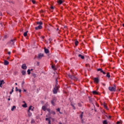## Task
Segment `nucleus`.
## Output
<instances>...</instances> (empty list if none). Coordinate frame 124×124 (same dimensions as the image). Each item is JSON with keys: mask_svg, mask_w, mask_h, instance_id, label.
Here are the masks:
<instances>
[{"mask_svg": "<svg viewBox=\"0 0 124 124\" xmlns=\"http://www.w3.org/2000/svg\"><path fill=\"white\" fill-rule=\"evenodd\" d=\"M108 89L110 92H115L116 90H117V87L114 85V87H108Z\"/></svg>", "mask_w": 124, "mask_h": 124, "instance_id": "3", "label": "nucleus"}, {"mask_svg": "<svg viewBox=\"0 0 124 124\" xmlns=\"http://www.w3.org/2000/svg\"><path fill=\"white\" fill-rule=\"evenodd\" d=\"M46 121H47L48 122V124H51V119L49 118H46Z\"/></svg>", "mask_w": 124, "mask_h": 124, "instance_id": "13", "label": "nucleus"}, {"mask_svg": "<svg viewBox=\"0 0 124 124\" xmlns=\"http://www.w3.org/2000/svg\"><path fill=\"white\" fill-rule=\"evenodd\" d=\"M57 2L59 4L61 5L62 3V0H58Z\"/></svg>", "mask_w": 124, "mask_h": 124, "instance_id": "16", "label": "nucleus"}, {"mask_svg": "<svg viewBox=\"0 0 124 124\" xmlns=\"http://www.w3.org/2000/svg\"><path fill=\"white\" fill-rule=\"evenodd\" d=\"M97 71H100L101 73L102 72V71H103V70H102V69L101 68H98L97 69Z\"/></svg>", "mask_w": 124, "mask_h": 124, "instance_id": "30", "label": "nucleus"}, {"mask_svg": "<svg viewBox=\"0 0 124 124\" xmlns=\"http://www.w3.org/2000/svg\"><path fill=\"white\" fill-rule=\"evenodd\" d=\"M17 73H18V72L17 71H15L14 72V75L16 76L17 75Z\"/></svg>", "mask_w": 124, "mask_h": 124, "instance_id": "36", "label": "nucleus"}, {"mask_svg": "<svg viewBox=\"0 0 124 124\" xmlns=\"http://www.w3.org/2000/svg\"><path fill=\"white\" fill-rule=\"evenodd\" d=\"M54 88L57 91L59 90V86H55Z\"/></svg>", "mask_w": 124, "mask_h": 124, "instance_id": "34", "label": "nucleus"}, {"mask_svg": "<svg viewBox=\"0 0 124 124\" xmlns=\"http://www.w3.org/2000/svg\"><path fill=\"white\" fill-rule=\"evenodd\" d=\"M44 50H45V53H46V54H48V53H49V49L46 48H45Z\"/></svg>", "mask_w": 124, "mask_h": 124, "instance_id": "14", "label": "nucleus"}, {"mask_svg": "<svg viewBox=\"0 0 124 124\" xmlns=\"http://www.w3.org/2000/svg\"><path fill=\"white\" fill-rule=\"evenodd\" d=\"M42 38L43 39H44V38H45V37L44 36H42Z\"/></svg>", "mask_w": 124, "mask_h": 124, "instance_id": "52", "label": "nucleus"}, {"mask_svg": "<svg viewBox=\"0 0 124 124\" xmlns=\"http://www.w3.org/2000/svg\"><path fill=\"white\" fill-rule=\"evenodd\" d=\"M21 73L22 74V75H25L26 74V71L25 70H23L22 72H21Z\"/></svg>", "mask_w": 124, "mask_h": 124, "instance_id": "28", "label": "nucleus"}, {"mask_svg": "<svg viewBox=\"0 0 124 124\" xmlns=\"http://www.w3.org/2000/svg\"><path fill=\"white\" fill-rule=\"evenodd\" d=\"M68 76L70 79L74 80V81H78V78L75 77L74 75H71L70 74H68Z\"/></svg>", "mask_w": 124, "mask_h": 124, "instance_id": "1", "label": "nucleus"}, {"mask_svg": "<svg viewBox=\"0 0 124 124\" xmlns=\"http://www.w3.org/2000/svg\"><path fill=\"white\" fill-rule=\"evenodd\" d=\"M32 2L33 4H35V0H32Z\"/></svg>", "mask_w": 124, "mask_h": 124, "instance_id": "40", "label": "nucleus"}, {"mask_svg": "<svg viewBox=\"0 0 124 124\" xmlns=\"http://www.w3.org/2000/svg\"><path fill=\"white\" fill-rule=\"evenodd\" d=\"M78 43H79V42H78L77 40H75V44L76 46H77L78 45Z\"/></svg>", "mask_w": 124, "mask_h": 124, "instance_id": "22", "label": "nucleus"}, {"mask_svg": "<svg viewBox=\"0 0 124 124\" xmlns=\"http://www.w3.org/2000/svg\"><path fill=\"white\" fill-rule=\"evenodd\" d=\"M50 114H52V115H56V112L54 110H51Z\"/></svg>", "mask_w": 124, "mask_h": 124, "instance_id": "18", "label": "nucleus"}, {"mask_svg": "<svg viewBox=\"0 0 124 124\" xmlns=\"http://www.w3.org/2000/svg\"><path fill=\"white\" fill-rule=\"evenodd\" d=\"M0 88H2V84L1 82H0Z\"/></svg>", "mask_w": 124, "mask_h": 124, "instance_id": "45", "label": "nucleus"}, {"mask_svg": "<svg viewBox=\"0 0 124 124\" xmlns=\"http://www.w3.org/2000/svg\"><path fill=\"white\" fill-rule=\"evenodd\" d=\"M48 40H49V43H51V41H52V39L51 38H50L49 39H48Z\"/></svg>", "mask_w": 124, "mask_h": 124, "instance_id": "41", "label": "nucleus"}, {"mask_svg": "<svg viewBox=\"0 0 124 124\" xmlns=\"http://www.w3.org/2000/svg\"><path fill=\"white\" fill-rule=\"evenodd\" d=\"M24 84H25V81H22V83H21V85H22V87H23V86L24 85Z\"/></svg>", "mask_w": 124, "mask_h": 124, "instance_id": "42", "label": "nucleus"}, {"mask_svg": "<svg viewBox=\"0 0 124 124\" xmlns=\"http://www.w3.org/2000/svg\"><path fill=\"white\" fill-rule=\"evenodd\" d=\"M19 91V89H18V87H16V92H18Z\"/></svg>", "mask_w": 124, "mask_h": 124, "instance_id": "43", "label": "nucleus"}, {"mask_svg": "<svg viewBox=\"0 0 124 124\" xmlns=\"http://www.w3.org/2000/svg\"><path fill=\"white\" fill-rule=\"evenodd\" d=\"M38 65H39V62H37Z\"/></svg>", "mask_w": 124, "mask_h": 124, "instance_id": "63", "label": "nucleus"}, {"mask_svg": "<svg viewBox=\"0 0 124 124\" xmlns=\"http://www.w3.org/2000/svg\"><path fill=\"white\" fill-rule=\"evenodd\" d=\"M4 65H8V64H9V62L6 60H4Z\"/></svg>", "mask_w": 124, "mask_h": 124, "instance_id": "11", "label": "nucleus"}, {"mask_svg": "<svg viewBox=\"0 0 124 124\" xmlns=\"http://www.w3.org/2000/svg\"><path fill=\"white\" fill-rule=\"evenodd\" d=\"M42 109L43 111H44L45 112V111H46L47 110V106H46V105L43 106L42 107Z\"/></svg>", "mask_w": 124, "mask_h": 124, "instance_id": "5", "label": "nucleus"}, {"mask_svg": "<svg viewBox=\"0 0 124 124\" xmlns=\"http://www.w3.org/2000/svg\"><path fill=\"white\" fill-rule=\"evenodd\" d=\"M8 55H10V54H11V52L9 51V52H8Z\"/></svg>", "mask_w": 124, "mask_h": 124, "instance_id": "51", "label": "nucleus"}, {"mask_svg": "<svg viewBox=\"0 0 124 124\" xmlns=\"http://www.w3.org/2000/svg\"><path fill=\"white\" fill-rule=\"evenodd\" d=\"M16 108V106H13L11 108V111H14V109Z\"/></svg>", "mask_w": 124, "mask_h": 124, "instance_id": "25", "label": "nucleus"}, {"mask_svg": "<svg viewBox=\"0 0 124 124\" xmlns=\"http://www.w3.org/2000/svg\"><path fill=\"white\" fill-rule=\"evenodd\" d=\"M71 106H72L74 110H75L76 108H75V107L73 105V104H71Z\"/></svg>", "mask_w": 124, "mask_h": 124, "instance_id": "39", "label": "nucleus"}, {"mask_svg": "<svg viewBox=\"0 0 124 124\" xmlns=\"http://www.w3.org/2000/svg\"><path fill=\"white\" fill-rule=\"evenodd\" d=\"M23 92H27V90H26L25 89H23Z\"/></svg>", "mask_w": 124, "mask_h": 124, "instance_id": "58", "label": "nucleus"}, {"mask_svg": "<svg viewBox=\"0 0 124 124\" xmlns=\"http://www.w3.org/2000/svg\"><path fill=\"white\" fill-rule=\"evenodd\" d=\"M43 57H44V55L43 54L40 53L38 54L37 58L39 60H41V59H42V58H43Z\"/></svg>", "mask_w": 124, "mask_h": 124, "instance_id": "4", "label": "nucleus"}, {"mask_svg": "<svg viewBox=\"0 0 124 124\" xmlns=\"http://www.w3.org/2000/svg\"><path fill=\"white\" fill-rule=\"evenodd\" d=\"M27 73H28V74L29 75H30V74H31V70L28 69V70H27Z\"/></svg>", "mask_w": 124, "mask_h": 124, "instance_id": "32", "label": "nucleus"}, {"mask_svg": "<svg viewBox=\"0 0 124 124\" xmlns=\"http://www.w3.org/2000/svg\"><path fill=\"white\" fill-rule=\"evenodd\" d=\"M24 31V30H23V29L20 30L21 32H22V31Z\"/></svg>", "mask_w": 124, "mask_h": 124, "instance_id": "54", "label": "nucleus"}, {"mask_svg": "<svg viewBox=\"0 0 124 124\" xmlns=\"http://www.w3.org/2000/svg\"><path fill=\"white\" fill-rule=\"evenodd\" d=\"M89 101H92V99H91V98H90V97H89Z\"/></svg>", "mask_w": 124, "mask_h": 124, "instance_id": "57", "label": "nucleus"}, {"mask_svg": "<svg viewBox=\"0 0 124 124\" xmlns=\"http://www.w3.org/2000/svg\"><path fill=\"white\" fill-rule=\"evenodd\" d=\"M53 93H54V94H56L58 93V90H56V89L54 88L53 90Z\"/></svg>", "mask_w": 124, "mask_h": 124, "instance_id": "15", "label": "nucleus"}, {"mask_svg": "<svg viewBox=\"0 0 124 124\" xmlns=\"http://www.w3.org/2000/svg\"><path fill=\"white\" fill-rule=\"evenodd\" d=\"M92 93L93 94H98V93H97V92L95 91H93L92 92Z\"/></svg>", "mask_w": 124, "mask_h": 124, "instance_id": "20", "label": "nucleus"}, {"mask_svg": "<svg viewBox=\"0 0 124 124\" xmlns=\"http://www.w3.org/2000/svg\"><path fill=\"white\" fill-rule=\"evenodd\" d=\"M78 106L79 107H81L82 106V104H81V103H78Z\"/></svg>", "mask_w": 124, "mask_h": 124, "instance_id": "37", "label": "nucleus"}, {"mask_svg": "<svg viewBox=\"0 0 124 124\" xmlns=\"http://www.w3.org/2000/svg\"><path fill=\"white\" fill-rule=\"evenodd\" d=\"M0 83H1L2 85V84H4V81L3 80H0Z\"/></svg>", "mask_w": 124, "mask_h": 124, "instance_id": "35", "label": "nucleus"}, {"mask_svg": "<svg viewBox=\"0 0 124 124\" xmlns=\"http://www.w3.org/2000/svg\"><path fill=\"white\" fill-rule=\"evenodd\" d=\"M106 76H107V77H108V78H110V77H111V75H110V73H107Z\"/></svg>", "mask_w": 124, "mask_h": 124, "instance_id": "21", "label": "nucleus"}, {"mask_svg": "<svg viewBox=\"0 0 124 124\" xmlns=\"http://www.w3.org/2000/svg\"><path fill=\"white\" fill-rule=\"evenodd\" d=\"M46 110L47 111V112H48L49 114L51 113V108H47Z\"/></svg>", "mask_w": 124, "mask_h": 124, "instance_id": "31", "label": "nucleus"}, {"mask_svg": "<svg viewBox=\"0 0 124 124\" xmlns=\"http://www.w3.org/2000/svg\"><path fill=\"white\" fill-rule=\"evenodd\" d=\"M32 70H33V69H31L30 70V71H32Z\"/></svg>", "mask_w": 124, "mask_h": 124, "instance_id": "62", "label": "nucleus"}, {"mask_svg": "<svg viewBox=\"0 0 124 124\" xmlns=\"http://www.w3.org/2000/svg\"><path fill=\"white\" fill-rule=\"evenodd\" d=\"M18 92H19V93H21V92H22V90L19 89V90H18Z\"/></svg>", "mask_w": 124, "mask_h": 124, "instance_id": "47", "label": "nucleus"}, {"mask_svg": "<svg viewBox=\"0 0 124 124\" xmlns=\"http://www.w3.org/2000/svg\"><path fill=\"white\" fill-rule=\"evenodd\" d=\"M11 92L13 93V92H14V87H13Z\"/></svg>", "mask_w": 124, "mask_h": 124, "instance_id": "48", "label": "nucleus"}, {"mask_svg": "<svg viewBox=\"0 0 124 124\" xmlns=\"http://www.w3.org/2000/svg\"><path fill=\"white\" fill-rule=\"evenodd\" d=\"M32 123H34V120H31V124H32Z\"/></svg>", "mask_w": 124, "mask_h": 124, "instance_id": "50", "label": "nucleus"}, {"mask_svg": "<svg viewBox=\"0 0 124 124\" xmlns=\"http://www.w3.org/2000/svg\"><path fill=\"white\" fill-rule=\"evenodd\" d=\"M12 93H13V92L12 91L10 92V94H12Z\"/></svg>", "mask_w": 124, "mask_h": 124, "instance_id": "55", "label": "nucleus"}, {"mask_svg": "<svg viewBox=\"0 0 124 124\" xmlns=\"http://www.w3.org/2000/svg\"><path fill=\"white\" fill-rule=\"evenodd\" d=\"M23 35L25 37L27 36V35H28V31H27L25 32H24V34H23Z\"/></svg>", "mask_w": 124, "mask_h": 124, "instance_id": "27", "label": "nucleus"}, {"mask_svg": "<svg viewBox=\"0 0 124 124\" xmlns=\"http://www.w3.org/2000/svg\"><path fill=\"white\" fill-rule=\"evenodd\" d=\"M55 86H58V82H56Z\"/></svg>", "mask_w": 124, "mask_h": 124, "instance_id": "53", "label": "nucleus"}, {"mask_svg": "<svg viewBox=\"0 0 124 124\" xmlns=\"http://www.w3.org/2000/svg\"><path fill=\"white\" fill-rule=\"evenodd\" d=\"M2 16V14L1 13H0V16Z\"/></svg>", "mask_w": 124, "mask_h": 124, "instance_id": "59", "label": "nucleus"}, {"mask_svg": "<svg viewBox=\"0 0 124 124\" xmlns=\"http://www.w3.org/2000/svg\"><path fill=\"white\" fill-rule=\"evenodd\" d=\"M57 98L56 97H54L52 98L51 101V104L53 106H56V103L57 102Z\"/></svg>", "mask_w": 124, "mask_h": 124, "instance_id": "2", "label": "nucleus"}, {"mask_svg": "<svg viewBox=\"0 0 124 124\" xmlns=\"http://www.w3.org/2000/svg\"><path fill=\"white\" fill-rule=\"evenodd\" d=\"M8 101H10V98H9L8 99Z\"/></svg>", "mask_w": 124, "mask_h": 124, "instance_id": "61", "label": "nucleus"}, {"mask_svg": "<svg viewBox=\"0 0 124 124\" xmlns=\"http://www.w3.org/2000/svg\"><path fill=\"white\" fill-rule=\"evenodd\" d=\"M117 124H121V122H120V121H118V122H117Z\"/></svg>", "mask_w": 124, "mask_h": 124, "instance_id": "49", "label": "nucleus"}, {"mask_svg": "<svg viewBox=\"0 0 124 124\" xmlns=\"http://www.w3.org/2000/svg\"><path fill=\"white\" fill-rule=\"evenodd\" d=\"M104 107L105 109H106L107 110H108V107H107V106H106V105H104Z\"/></svg>", "mask_w": 124, "mask_h": 124, "instance_id": "33", "label": "nucleus"}, {"mask_svg": "<svg viewBox=\"0 0 124 124\" xmlns=\"http://www.w3.org/2000/svg\"><path fill=\"white\" fill-rule=\"evenodd\" d=\"M16 40L14 39V40H11L10 42V44H11V45L13 46L14 45V43L15 42Z\"/></svg>", "mask_w": 124, "mask_h": 124, "instance_id": "9", "label": "nucleus"}, {"mask_svg": "<svg viewBox=\"0 0 124 124\" xmlns=\"http://www.w3.org/2000/svg\"><path fill=\"white\" fill-rule=\"evenodd\" d=\"M55 81H56V83H58V79L56 78Z\"/></svg>", "mask_w": 124, "mask_h": 124, "instance_id": "56", "label": "nucleus"}, {"mask_svg": "<svg viewBox=\"0 0 124 124\" xmlns=\"http://www.w3.org/2000/svg\"><path fill=\"white\" fill-rule=\"evenodd\" d=\"M32 107V106H30L29 108V109L28 110V112H30V111H31V108Z\"/></svg>", "mask_w": 124, "mask_h": 124, "instance_id": "29", "label": "nucleus"}, {"mask_svg": "<svg viewBox=\"0 0 124 124\" xmlns=\"http://www.w3.org/2000/svg\"><path fill=\"white\" fill-rule=\"evenodd\" d=\"M83 114H84L83 112H81V114L80 115V119L82 120V119H83Z\"/></svg>", "mask_w": 124, "mask_h": 124, "instance_id": "24", "label": "nucleus"}, {"mask_svg": "<svg viewBox=\"0 0 124 124\" xmlns=\"http://www.w3.org/2000/svg\"><path fill=\"white\" fill-rule=\"evenodd\" d=\"M101 73H103V74H104V75L106 74V73H105V72H104L103 71H102Z\"/></svg>", "mask_w": 124, "mask_h": 124, "instance_id": "44", "label": "nucleus"}, {"mask_svg": "<svg viewBox=\"0 0 124 124\" xmlns=\"http://www.w3.org/2000/svg\"><path fill=\"white\" fill-rule=\"evenodd\" d=\"M21 68H22V69H27V67L26 64H23L21 66Z\"/></svg>", "mask_w": 124, "mask_h": 124, "instance_id": "8", "label": "nucleus"}, {"mask_svg": "<svg viewBox=\"0 0 124 124\" xmlns=\"http://www.w3.org/2000/svg\"><path fill=\"white\" fill-rule=\"evenodd\" d=\"M94 81L95 82L96 84H98V83H99V79L97 78H94Z\"/></svg>", "mask_w": 124, "mask_h": 124, "instance_id": "7", "label": "nucleus"}, {"mask_svg": "<svg viewBox=\"0 0 124 124\" xmlns=\"http://www.w3.org/2000/svg\"><path fill=\"white\" fill-rule=\"evenodd\" d=\"M103 124H108V123L107 122V120H104L103 121Z\"/></svg>", "mask_w": 124, "mask_h": 124, "instance_id": "26", "label": "nucleus"}, {"mask_svg": "<svg viewBox=\"0 0 124 124\" xmlns=\"http://www.w3.org/2000/svg\"><path fill=\"white\" fill-rule=\"evenodd\" d=\"M51 68H52V69H53V70H55V66L54 65H52L51 66Z\"/></svg>", "mask_w": 124, "mask_h": 124, "instance_id": "38", "label": "nucleus"}, {"mask_svg": "<svg viewBox=\"0 0 124 124\" xmlns=\"http://www.w3.org/2000/svg\"><path fill=\"white\" fill-rule=\"evenodd\" d=\"M28 116L29 117H31V115H32V113L31 112V111H28Z\"/></svg>", "mask_w": 124, "mask_h": 124, "instance_id": "17", "label": "nucleus"}, {"mask_svg": "<svg viewBox=\"0 0 124 124\" xmlns=\"http://www.w3.org/2000/svg\"><path fill=\"white\" fill-rule=\"evenodd\" d=\"M78 57L79 58H80V59H81V60H84V59H85V56H83V55H81V54H78Z\"/></svg>", "mask_w": 124, "mask_h": 124, "instance_id": "10", "label": "nucleus"}, {"mask_svg": "<svg viewBox=\"0 0 124 124\" xmlns=\"http://www.w3.org/2000/svg\"><path fill=\"white\" fill-rule=\"evenodd\" d=\"M22 107H23L24 108H27V107H28V106H27V104L25 103V104L22 105Z\"/></svg>", "mask_w": 124, "mask_h": 124, "instance_id": "23", "label": "nucleus"}, {"mask_svg": "<svg viewBox=\"0 0 124 124\" xmlns=\"http://www.w3.org/2000/svg\"><path fill=\"white\" fill-rule=\"evenodd\" d=\"M51 9L54 10V7L53 6H50Z\"/></svg>", "mask_w": 124, "mask_h": 124, "instance_id": "46", "label": "nucleus"}, {"mask_svg": "<svg viewBox=\"0 0 124 124\" xmlns=\"http://www.w3.org/2000/svg\"><path fill=\"white\" fill-rule=\"evenodd\" d=\"M56 111H57V112H59L60 114H62V113L61 112V109L60 108L56 109Z\"/></svg>", "mask_w": 124, "mask_h": 124, "instance_id": "19", "label": "nucleus"}, {"mask_svg": "<svg viewBox=\"0 0 124 124\" xmlns=\"http://www.w3.org/2000/svg\"><path fill=\"white\" fill-rule=\"evenodd\" d=\"M37 25H39V26H41L43 25V23L42 21H38L36 22Z\"/></svg>", "mask_w": 124, "mask_h": 124, "instance_id": "12", "label": "nucleus"}, {"mask_svg": "<svg viewBox=\"0 0 124 124\" xmlns=\"http://www.w3.org/2000/svg\"><path fill=\"white\" fill-rule=\"evenodd\" d=\"M55 62H56V63L58 62V61L55 60Z\"/></svg>", "mask_w": 124, "mask_h": 124, "instance_id": "60", "label": "nucleus"}, {"mask_svg": "<svg viewBox=\"0 0 124 124\" xmlns=\"http://www.w3.org/2000/svg\"><path fill=\"white\" fill-rule=\"evenodd\" d=\"M42 29V26L39 25L38 27H35V30L37 31L38 30H41Z\"/></svg>", "mask_w": 124, "mask_h": 124, "instance_id": "6", "label": "nucleus"}, {"mask_svg": "<svg viewBox=\"0 0 124 124\" xmlns=\"http://www.w3.org/2000/svg\"><path fill=\"white\" fill-rule=\"evenodd\" d=\"M31 111H33V109L31 108Z\"/></svg>", "mask_w": 124, "mask_h": 124, "instance_id": "64", "label": "nucleus"}]
</instances>
